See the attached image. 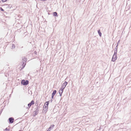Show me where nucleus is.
I'll return each instance as SVG.
<instances>
[{"label":"nucleus","mask_w":131,"mask_h":131,"mask_svg":"<svg viewBox=\"0 0 131 131\" xmlns=\"http://www.w3.org/2000/svg\"><path fill=\"white\" fill-rule=\"evenodd\" d=\"M57 13L56 12H54L53 13V15L54 16H57Z\"/></svg>","instance_id":"9d476101"},{"label":"nucleus","mask_w":131,"mask_h":131,"mask_svg":"<svg viewBox=\"0 0 131 131\" xmlns=\"http://www.w3.org/2000/svg\"><path fill=\"white\" fill-rule=\"evenodd\" d=\"M56 92L57 91L56 90H54L52 93V95L54 96L55 94L56 93Z\"/></svg>","instance_id":"6e6552de"},{"label":"nucleus","mask_w":131,"mask_h":131,"mask_svg":"<svg viewBox=\"0 0 131 131\" xmlns=\"http://www.w3.org/2000/svg\"><path fill=\"white\" fill-rule=\"evenodd\" d=\"M9 122L10 123H12L14 122V119L12 117L10 118L9 119Z\"/></svg>","instance_id":"39448f33"},{"label":"nucleus","mask_w":131,"mask_h":131,"mask_svg":"<svg viewBox=\"0 0 131 131\" xmlns=\"http://www.w3.org/2000/svg\"><path fill=\"white\" fill-rule=\"evenodd\" d=\"M117 45L116 46V47L115 48V49H116V51H117Z\"/></svg>","instance_id":"6ab92c4d"},{"label":"nucleus","mask_w":131,"mask_h":131,"mask_svg":"<svg viewBox=\"0 0 131 131\" xmlns=\"http://www.w3.org/2000/svg\"><path fill=\"white\" fill-rule=\"evenodd\" d=\"M48 108V107H47V105H46V103H45L44 105L43 106V108H45L46 110H47Z\"/></svg>","instance_id":"1a4fd4ad"},{"label":"nucleus","mask_w":131,"mask_h":131,"mask_svg":"<svg viewBox=\"0 0 131 131\" xmlns=\"http://www.w3.org/2000/svg\"><path fill=\"white\" fill-rule=\"evenodd\" d=\"M46 105H47V107H48V105L49 103V101L47 102H46Z\"/></svg>","instance_id":"dca6fc26"},{"label":"nucleus","mask_w":131,"mask_h":131,"mask_svg":"<svg viewBox=\"0 0 131 131\" xmlns=\"http://www.w3.org/2000/svg\"><path fill=\"white\" fill-rule=\"evenodd\" d=\"M47 0H41V1H46Z\"/></svg>","instance_id":"b1692460"},{"label":"nucleus","mask_w":131,"mask_h":131,"mask_svg":"<svg viewBox=\"0 0 131 131\" xmlns=\"http://www.w3.org/2000/svg\"><path fill=\"white\" fill-rule=\"evenodd\" d=\"M34 101L33 100H32L31 102L28 104V106L29 108H30L32 105L34 104Z\"/></svg>","instance_id":"20e7f679"},{"label":"nucleus","mask_w":131,"mask_h":131,"mask_svg":"<svg viewBox=\"0 0 131 131\" xmlns=\"http://www.w3.org/2000/svg\"><path fill=\"white\" fill-rule=\"evenodd\" d=\"M98 32L99 33V35L100 36V37H101V35H102V33L101 32H100V29H99L98 30Z\"/></svg>","instance_id":"0eeeda50"},{"label":"nucleus","mask_w":131,"mask_h":131,"mask_svg":"<svg viewBox=\"0 0 131 131\" xmlns=\"http://www.w3.org/2000/svg\"><path fill=\"white\" fill-rule=\"evenodd\" d=\"M51 129V128L50 127L48 128L47 131H50Z\"/></svg>","instance_id":"f3484780"},{"label":"nucleus","mask_w":131,"mask_h":131,"mask_svg":"<svg viewBox=\"0 0 131 131\" xmlns=\"http://www.w3.org/2000/svg\"><path fill=\"white\" fill-rule=\"evenodd\" d=\"M3 2H6L7 0H2Z\"/></svg>","instance_id":"4be33fe9"},{"label":"nucleus","mask_w":131,"mask_h":131,"mask_svg":"<svg viewBox=\"0 0 131 131\" xmlns=\"http://www.w3.org/2000/svg\"><path fill=\"white\" fill-rule=\"evenodd\" d=\"M0 10L2 11H4V10L3 9L2 7L0 8Z\"/></svg>","instance_id":"aec40b11"},{"label":"nucleus","mask_w":131,"mask_h":131,"mask_svg":"<svg viewBox=\"0 0 131 131\" xmlns=\"http://www.w3.org/2000/svg\"><path fill=\"white\" fill-rule=\"evenodd\" d=\"M34 115H36L38 113V112L37 111H36L34 112Z\"/></svg>","instance_id":"4468645a"},{"label":"nucleus","mask_w":131,"mask_h":131,"mask_svg":"<svg viewBox=\"0 0 131 131\" xmlns=\"http://www.w3.org/2000/svg\"><path fill=\"white\" fill-rule=\"evenodd\" d=\"M119 42H120V40H119L118 41V42H117V45H118L119 43Z\"/></svg>","instance_id":"412c9836"},{"label":"nucleus","mask_w":131,"mask_h":131,"mask_svg":"<svg viewBox=\"0 0 131 131\" xmlns=\"http://www.w3.org/2000/svg\"><path fill=\"white\" fill-rule=\"evenodd\" d=\"M64 90L62 89H60L59 91V93L60 94V95L61 96L62 93L63 92V91Z\"/></svg>","instance_id":"423d86ee"},{"label":"nucleus","mask_w":131,"mask_h":131,"mask_svg":"<svg viewBox=\"0 0 131 131\" xmlns=\"http://www.w3.org/2000/svg\"><path fill=\"white\" fill-rule=\"evenodd\" d=\"M19 131H21V130H19Z\"/></svg>","instance_id":"393cba45"},{"label":"nucleus","mask_w":131,"mask_h":131,"mask_svg":"<svg viewBox=\"0 0 131 131\" xmlns=\"http://www.w3.org/2000/svg\"><path fill=\"white\" fill-rule=\"evenodd\" d=\"M117 59V52H115L112 60V61L114 62Z\"/></svg>","instance_id":"f257e3e1"},{"label":"nucleus","mask_w":131,"mask_h":131,"mask_svg":"<svg viewBox=\"0 0 131 131\" xmlns=\"http://www.w3.org/2000/svg\"><path fill=\"white\" fill-rule=\"evenodd\" d=\"M15 48V46L14 44H13L12 45V49H14Z\"/></svg>","instance_id":"9b49d317"},{"label":"nucleus","mask_w":131,"mask_h":131,"mask_svg":"<svg viewBox=\"0 0 131 131\" xmlns=\"http://www.w3.org/2000/svg\"><path fill=\"white\" fill-rule=\"evenodd\" d=\"M23 60L24 61V62H26L27 61L26 58H25V57H23Z\"/></svg>","instance_id":"f8f14e48"},{"label":"nucleus","mask_w":131,"mask_h":131,"mask_svg":"<svg viewBox=\"0 0 131 131\" xmlns=\"http://www.w3.org/2000/svg\"><path fill=\"white\" fill-rule=\"evenodd\" d=\"M54 126V125L53 124L50 127L51 128V129H52Z\"/></svg>","instance_id":"ddd939ff"},{"label":"nucleus","mask_w":131,"mask_h":131,"mask_svg":"<svg viewBox=\"0 0 131 131\" xmlns=\"http://www.w3.org/2000/svg\"><path fill=\"white\" fill-rule=\"evenodd\" d=\"M54 96L53 95H52V97H51V98H52V99H53V98Z\"/></svg>","instance_id":"5701e85b"},{"label":"nucleus","mask_w":131,"mask_h":131,"mask_svg":"<svg viewBox=\"0 0 131 131\" xmlns=\"http://www.w3.org/2000/svg\"><path fill=\"white\" fill-rule=\"evenodd\" d=\"M28 83V81L27 80H23L21 82V84L24 85H27Z\"/></svg>","instance_id":"f03ea898"},{"label":"nucleus","mask_w":131,"mask_h":131,"mask_svg":"<svg viewBox=\"0 0 131 131\" xmlns=\"http://www.w3.org/2000/svg\"><path fill=\"white\" fill-rule=\"evenodd\" d=\"M9 129H8L7 128H6L4 130V131H9Z\"/></svg>","instance_id":"2eb2a0df"},{"label":"nucleus","mask_w":131,"mask_h":131,"mask_svg":"<svg viewBox=\"0 0 131 131\" xmlns=\"http://www.w3.org/2000/svg\"><path fill=\"white\" fill-rule=\"evenodd\" d=\"M26 65V64L25 63H24V62L23 63V68H24L25 66V65Z\"/></svg>","instance_id":"a211bd4d"},{"label":"nucleus","mask_w":131,"mask_h":131,"mask_svg":"<svg viewBox=\"0 0 131 131\" xmlns=\"http://www.w3.org/2000/svg\"><path fill=\"white\" fill-rule=\"evenodd\" d=\"M67 82L66 81H65L62 85L61 89L64 90L67 85Z\"/></svg>","instance_id":"7ed1b4c3"}]
</instances>
